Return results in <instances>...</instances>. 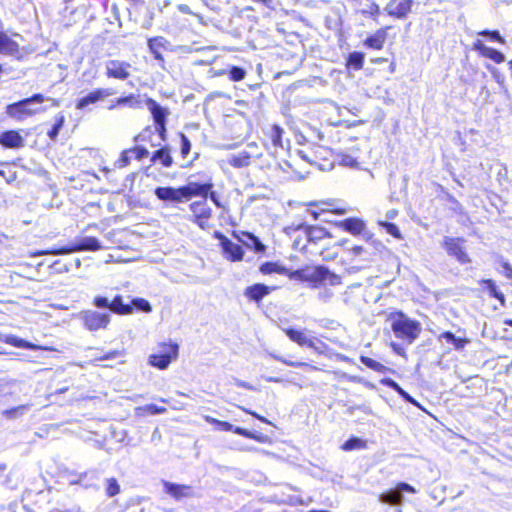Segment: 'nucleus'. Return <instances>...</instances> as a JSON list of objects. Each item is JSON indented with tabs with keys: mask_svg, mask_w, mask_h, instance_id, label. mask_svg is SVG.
Returning <instances> with one entry per match:
<instances>
[{
	"mask_svg": "<svg viewBox=\"0 0 512 512\" xmlns=\"http://www.w3.org/2000/svg\"><path fill=\"white\" fill-rule=\"evenodd\" d=\"M130 154H132L130 149L124 150L121 153L120 158L115 162V165L118 168H123L127 166L130 163Z\"/></svg>",
	"mask_w": 512,
	"mask_h": 512,
	"instance_id": "obj_48",
	"label": "nucleus"
},
{
	"mask_svg": "<svg viewBox=\"0 0 512 512\" xmlns=\"http://www.w3.org/2000/svg\"><path fill=\"white\" fill-rule=\"evenodd\" d=\"M234 237H237L238 240L247 248L253 250L255 253H264L266 250V246L260 241V239L250 232H241V236H238L235 232L233 234Z\"/></svg>",
	"mask_w": 512,
	"mask_h": 512,
	"instance_id": "obj_18",
	"label": "nucleus"
},
{
	"mask_svg": "<svg viewBox=\"0 0 512 512\" xmlns=\"http://www.w3.org/2000/svg\"><path fill=\"white\" fill-rule=\"evenodd\" d=\"M416 492V489L412 485L406 482H400L394 488L379 494L378 500L382 504L401 506L404 502V493L415 494Z\"/></svg>",
	"mask_w": 512,
	"mask_h": 512,
	"instance_id": "obj_6",
	"label": "nucleus"
},
{
	"mask_svg": "<svg viewBox=\"0 0 512 512\" xmlns=\"http://www.w3.org/2000/svg\"><path fill=\"white\" fill-rule=\"evenodd\" d=\"M164 492L170 495L176 501L184 498H193L196 496L195 490L190 485L177 484L167 480H162Z\"/></svg>",
	"mask_w": 512,
	"mask_h": 512,
	"instance_id": "obj_12",
	"label": "nucleus"
},
{
	"mask_svg": "<svg viewBox=\"0 0 512 512\" xmlns=\"http://www.w3.org/2000/svg\"><path fill=\"white\" fill-rule=\"evenodd\" d=\"M474 49L484 56L485 50L488 49V46H486L481 40H477L474 42Z\"/></svg>",
	"mask_w": 512,
	"mask_h": 512,
	"instance_id": "obj_58",
	"label": "nucleus"
},
{
	"mask_svg": "<svg viewBox=\"0 0 512 512\" xmlns=\"http://www.w3.org/2000/svg\"><path fill=\"white\" fill-rule=\"evenodd\" d=\"M340 226L347 232L353 235H358L363 232L365 223L358 218H347L340 222Z\"/></svg>",
	"mask_w": 512,
	"mask_h": 512,
	"instance_id": "obj_27",
	"label": "nucleus"
},
{
	"mask_svg": "<svg viewBox=\"0 0 512 512\" xmlns=\"http://www.w3.org/2000/svg\"><path fill=\"white\" fill-rule=\"evenodd\" d=\"M208 197L210 198V200L219 208L222 207V203L220 202L219 200V197H218V194L213 191V189L210 190V193L208 194Z\"/></svg>",
	"mask_w": 512,
	"mask_h": 512,
	"instance_id": "obj_60",
	"label": "nucleus"
},
{
	"mask_svg": "<svg viewBox=\"0 0 512 512\" xmlns=\"http://www.w3.org/2000/svg\"><path fill=\"white\" fill-rule=\"evenodd\" d=\"M120 355V352L119 351H112V352H109L107 354H105L103 357H101L102 360H110V359H115L116 357H118Z\"/></svg>",
	"mask_w": 512,
	"mask_h": 512,
	"instance_id": "obj_64",
	"label": "nucleus"
},
{
	"mask_svg": "<svg viewBox=\"0 0 512 512\" xmlns=\"http://www.w3.org/2000/svg\"><path fill=\"white\" fill-rule=\"evenodd\" d=\"M31 407H32V404H30V403L22 404V405L4 410L2 412V415L7 420H15V419H18V418L22 417L23 415H25L30 410Z\"/></svg>",
	"mask_w": 512,
	"mask_h": 512,
	"instance_id": "obj_28",
	"label": "nucleus"
},
{
	"mask_svg": "<svg viewBox=\"0 0 512 512\" xmlns=\"http://www.w3.org/2000/svg\"><path fill=\"white\" fill-rule=\"evenodd\" d=\"M404 401L410 403V404H413L417 407H420L419 403L409 394L406 392V394L403 396L402 398Z\"/></svg>",
	"mask_w": 512,
	"mask_h": 512,
	"instance_id": "obj_63",
	"label": "nucleus"
},
{
	"mask_svg": "<svg viewBox=\"0 0 512 512\" xmlns=\"http://www.w3.org/2000/svg\"><path fill=\"white\" fill-rule=\"evenodd\" d=\"M365 55L362 52L354 51L348 55L347 67L354 70H360L363 67Z\"/></svg>",
	"mask_w": 512,
	"mask_h": 512,
	"instance_id": "obj_33",
	"label": "nucleus"
},
{
	"mask_svg": "<svg viewBox=\"0 0 512 512\" xmlns=\"http://www.w3.org/2000/svg\"><path fill=\"white\" fill-rule=\"evenodd\" d=\"M179 346L176 343H163L158 354L149 356V364L159 369H166L173 359L178 356Z\"/></svg>",
	"mask_w": 512,
	"mask_h": 512,
	"instance_id": "obj_7",
	"label": "nucleus"
},
{
	"mask_svg": "<svg viewBox=\"0 0 512 512\" xmlns=\"http://www.w3.org/2000/svg\"><path fill=\"white\" fill-rule=\"evenodd\" d=\"M93 304L99 309H108V312L120 315H127L133 312V307L130 304L124 303L121 295L115 296L112 301H109V299L104 296H96L93 300Z\"/></svg>",
	"mask_w": 512,
	"mask_h": 512,
	"instance_id": "obj_8",
	"label": "nucleus"
},
{
	"mask_svg": "<svg viewBox=\"0 0 512 512\" xmlns=\"http://www.w3.org/2000/svg\"><path fill=\"white\" fill-rule=\"evenodd\" d=\"M284 130L277 124H274L271 128V140L275 147L283 148L282 135Z\"/></svg>",
	"mask_w": 512,
	"mask_h": 512,
	"instance_id": "obj_39",
	"label": "nucleus"
},
{
	"mask_svg": "<svg viewBox=\"0 0 512 512\" xmlns=\"http://www.w3.org/2000/svg\"><path fill=\"white\" fill-rule=\"evenodd\" d=\"M378 224L381 227H383L386 230V232L388 234L392 235L393 237H395L397 239L402 238L399 228L394 223L387 222V221H378Z\"/></svg>",
	"mask_w": 512,
	"mask_h": 512,
	"instance_id": "obj_42",
	"label": "nucleus"
},
{
	"mask_svg": "<svg viewBox=\"0 0 512 512\" xmlns=\"http://www.w3.org/2000/svg\"><path fill=\"white\" fill-rule=\"evenodd\" d=\"M166 123L167 122L155 124V129L163 141L166 140V133H167Z\"/></svg>",
	"mask_w": 512,
	"mask_h": 512,
	"instance_id": "obj_54",
	"label": "nucleus"
},
{
	"mask_svg": "<svg viewBox=\"0 0 512 512\" xmlns=\"http://www.w3.org/2000/svg\"><path fill=\"white\" fill-rule=\"evenodd\" d=\"M234 383L238 387L245 388V389H248V390H255V388L250 383L245 382L243 380L234 378Z\"/></svg>",
	"mask_w": 512,
	"mask_h": 512,
	"instance_id": "obj_61",
	"label": "nucleus"
},
{
	"mask_svg": "<svg viewBox=\"0 0 512 512\" xmlns=\"http://www.w3.org/2000/svg\"><path fill=\"white\" fill-rule=\"evenodd\" d=\"M478 34L481 36H484V37H488L492 41H497L500 43L505 42L504 38L500 35L499 31H497V30H493V31L483 30V31H480Z\"/></svg>",
	"mask_w": 512,
	"mask_h": 512,
	"instance_id": "obj_46",
	"label": "nucleus"
},
{
	"mask_svg": "<svg viewBox=\"0 0 512 512\" xmlns=\"http://www.w3.org/2000/svg\"><path fill=\"white\" fill-rule=\"evenodd\" d=\"M385 42V33L383 31H377L375 34L369 36L364 41V45L372 49H382Z\"/></svg>",
	"mask_w": 512,
	"mask_h": 512,
	"instance_id": "obj_32",
	"label": "nucleus"
},
{
	"mask_svg": "<svg viewBox=\"0 0 512 512\" xmlns=\"http://www.w3.org/2000/svg\"><path fill=\"white\" fill-rule=\"evenodd\" d=\"M364 447H365V441L360 438H357V437H351L342 445V449L345 451L361 449Z\"/></svg>",
	"mask_w": 512,
	"mask_h": 512,
	"instance_id": "obj_40",
	"label": "nucleus"
},
{
	"mask_svg": "<svg viewBox=\"0 0 512 512\" xmlns=\"http://www.w3.org/2000/svg\"><path fill=\"white\" fill-rule=\"evenodd\" d=\"M501 266L503 268V271L502 273L504 274V276L511 280L512 281V266L509 262L505 261V260H501Z\"/></svg>",
	"mask_w": 512,
	"mask_h": 512,
	"instance_id": "obj_51",
	"label": "nucleus"
},
{
	"mask_svg": "<svg viewBox=\"0 0 512 512\" xmlns=\"http://www.w3.org/2000/svg\"><path fill=\"white\" fill-rule=\"evenodd\" d=\"M483 57L489 58L496 63H502L505 61L504 54L491 47H488V49L485 50V54Z\"/></svg>",
	"mask_w": 512,
	"mask_h": 512,
	"instance_id": "obj_44",
	"label": "nucleus"
},
{
	"mask_svg": "<svg viewBox=\"0 0 512 512\" xmlns=\"http://www.w3.org/2000/svg\"><path fill=\"white\" fill-rule=\"evenodd\" d=\"M251 155L247 151H241L229 157L228 163L234 168H243L250 165Z\"/></svg>",
	"mask_w": 512,
	"mask_h": 512,
	"instance_id": "obj_29",
	"label": "nucleus"
},
{
	"mask_svg": "<svg viewBox=\"0 0 512 512\" xmlns=\"http://www.w3.org/2000/svg\"><path fill=\"white\" fill-rule=\"evenodd\" d=\"M275 287H270L262 283H257L251 286H248L244 295L254 302H260L265 296H267Z\"/></svg>",
	"mask_w": 512,
	"mask_h": 512,
	"instance_id": "obj_19",
	"label": "nucleus"
},
{
	"mask_svg": "<svg viewBox=\"0 0 512 512\" xmlns=\"http://www.w3.org/2000/svg\"><path fill=\"white\" fill-rule=\"evenodd\" d=\"M341 164H343L344 166H348V167H354L356 166L358 163H357V160L356 158H354L353 156L351 155H343L342 158H341Z\"/></svg>",
	"mask_w": 512,
	"mask_h": 512,
	"instance_id": "obj_52",
	"label": "nucleus"
},
{
	"mask_svg": "<svg viewBox=\"0 0 512 512\" xmlns=\"http://www.w3.org/2000/svg\"><path fill=\"white\" fill-rule=\"evenodd\" d=\"M245 75L246 71L238 66H232L229 70V78L235 82L243 80Z\"/></svg>",
	"mask_w": 512,
	"mask_h": 512,
	"instance_id": "obj_45",
	"label": "nucleus"
},
{
	"mask_svg": "<svg viewBox=\"0 0 512 512\" xmlns=\"http://www.w3.org/2000/svg\"><path fill=\"white\" fill-rule=\"evenodd\" d=\"M388 321L391 322L394 335L407 344H412L422 331L420 322L410 319L402 311L391 312Z\"/></svg>",
	"mask_w": 512,
	"mask_h": 512,
	"instance_id": "obj_1",
	"label": "nucleus"
},
{
	"mask_svg": "<svg viewBox=\"0 0 512 512\" xmlns=\"http://www.w3.org/2000/svg\"><path fill=\"white\" fill-rule=\"evenodd\" d=\"M132 65L122 60H108L105 63V74L108 78L126 80L130 77Z\"/></svg>",
	"mask_w": 512,
	"mask_h": 512,
	"instance_id": "obj_10",
	"label": "nucleus"
},
{
	"mask_svg": "<svg viewBox=\"0 0 512 512\" xmlns=\"http://www.w3.org/2000/svg\"><path fill=\"white\" fill-rule=\"evenodd\" d=\"M253 2H256V3H260L262 4L264 7L270 9V10H275L276 9V0H252Z\"/></svg>",
	"mask_w": 512,
	"mask_h": 512,
	"instance_id": "obj_56",
	"label": "nucleus"
},
{
	"mask_svg": "<svg viewBox=\"0 0 512 512\" xmlns=\"http://www.w3.org/2000/svg\"><path fill=\"white\" fill-rule=\"evenodd\" d=\"M147 46L154 59L158 61L159 66L165 69L164 51H172V45L169 40L163 36L149 38Z\"/></svg>",
	"mask_w": 512,
	"mask_h": 512,
	"instance_id": "obj_9",
	"label": "nucleus"
},
{
	"mask_svg": "<svg viewBox=\"0 0 512 512\" xmlns=\"http://www.w3.org/2000/svg\"><path fill=\"white\" fill-rule=\"evenodd\" d=\"M178 8H179V11H180V12H182V13H184V14L194 15V16H196V17H197V18H199V19H201V18H202L199 14L193 13V12L191 11V9L189 8V6H188V5H186V4H181V5H179V7H178Z\"/></svg>",
	"mask_w": 512,
	"mask_h": 512,
	"instance_id": "obj_62",
	"label": "nucleus"
},
{
	"mask_svg": "<svg viewBox=\"0 0 512 512\" xmlns=\"http://www.w3.org/2000/svg\"><path fill=\"white\" fill-rule=\"evenodd\" d=\"M283 331L289 337V339L300 346H307L318 350L315 346V342L313 339H309L303 332L293 329V328H284Z\"/></svg>",
	"mask_w": 512,
	"mask_h": 512,
	"instance_id": "obj_23",
	"label": "nucleus"
},
{
	"mask_svg": "<svg viewBox=\"0 0 512 512\" xmlns=\"http://www.w3.org/2000/svg\"><path fill=\"white\" fill-rule=\"evenodd\" d=\"M83 326L89 331L107 329L111 315L110 312H99L95 310H84L79 314Z\"/></svg>",
	"mask_w": 512,
	"mask_h": 512,
	"instance_id": "obj_5",
	"label": "nucleus"
},
{
	"mask_svg": "<svg viewBox=\"0 0 512 512\" xmlns=\"http://www.w3.org/2000/svg\"><path fill=\"white\" fill-rule=\"evenodd\" d=\"M325 280H328L330 285H333V286L339 285L341 283V277L339 275L331 273L330 271Z\"/></svg>",
	"mask_w": 512,
	"mask_h": 512,
	"instance_id": "obj_57",
	"label": "nucleus"
},
{
	"mask_svg": "<svg viewBox=\"0 0 512 512\" xmlns=\"http://www.w3.org/2000/svg\"><path fill=\"white\" fill-rule=\"evenodd\" d=\"M115 93L114 89L112 88H99L92 92H90L88 95L80 98L76 103L77 109H84L90 104H94L97 101L109 97Z\"/></svg>",
	"mask_w": 512,
	"mask_h": 512,
	"instance_id": "obj_17",
	"label": "nucleus"
},
{
	"mask_svg": "<svg viewBox=\"0 0 512 512\" xmlns=\"http://www.w3.org/2000/svg\"><path fill=\"white\" fill-rule=\"evenodd\" d=\"M328 274V268L325 266H316L305 267L294 271L289 270V273H287L286 276H288L291 280L310 282L312 283V287H316L318 283L325 281Z\"/></svg>",
	"mask_w": 512,
	"mask_h": 512,
	"instance_id": "obj_4",
	"label": "nucleus"
},
{
	"mask_svg": "<svg viewBox=\"0 0 512 512\" xmlns=\"http://www.w3.org/2000/svg\"><path fill=\"white\" fill-rule=\"evenodd\" d=\"M213 187L214 184L211 180L205 183L188 182L186 185L182 186L184 202L190 200L192 197H201L202 200L207 199Z\"/></svg>",
	"mask_w": 512,
	"mask_h": 512,
	"instance_id": "obj_11",
	"label": "nucleus"
},
{
	"mask_svg": "<svg viewBox=\"0 0 512 512\" xmlns=\"http://www.w3.org/2000/svg\"><path fill=\"white\" fill-rule=\"evenodd\" d=\"M4 342L11 344L18 348H29V349L35 348V346L33 344L29 343L28 341H26L24 339L18 338L15 335H4Z\"/></svg>",
	"mask_w": 512,
	"mask_h": 512,
	"instance_id": "obj_38",
	"label": "nucleus"
},
{
	"mask_svg": "<svg viewBox=\"0 0 512 512\" xmlns=\"http://www.w3.org/2000/svg\"><path fill=\"white\" fill-rule=\"evenodd\" d=\"M117 106H129L131 108H136L139 106V101L133 94H130L128 96L118 98L115 104L109 106V109H114Z\"/></svg>",
	"mask_w": 512,
	"mask_h": 512,
	"instance_id": "obj_36",
	"label": "nucleus"
},
{
	"mask_svg": "<svg viewBox=\"0 0 512 512\" xmlns=\"http://www.w3.org/2000/svg\"><path fill=\"white\" fill-rule=\"evenodd\" d=\"M444 246L447 253L450 256L455 257L460 263L466 264L470 262V258L461 245V240L459 238L446 237L444 240Z\"/></svg>",
	"mask_w": 512,
	"mask_h": 512,
	"instance_id": "obj_14",
	"label": "nucleus"
},
{
	"mask_svg": "<svg viewBox=\"0 0 512 512\" xmlns=\"http://www.w3.org/2000/svg\"><path fill=\"white\" fill-rule=\"evenodd\" d=\"M143 409L152 415L162 414L166 411L165 407H160L155 404H148Z\"/></svg>",
	"mask_w": 512,
	"mask_h": 512,
	"instance_id": "obj_50",
	"label": "nucleus"
},
{
	"mask_svg": "<svg viewBox=\"0 0 512 512\" xmlns=\"http://www.w3.org/2000/svg\"><path fill=\"white\" fill-rule=\"evenodd\" d=\"M215 236L220 240L222 250L229 260L235 262L243 259L244 251L240 245L233 243L220 232H215Z\"/></svg>",
	"mask_w": 512,
	"mask_h": 512,
	"instance_id": "obj_13",
	"label": "nucleus"
},
{
	"mask_svg": "<svg viewBox=\"0 0 512 512\" xmlns=\"http://www.w3.org/2000/svg\"><path fill=\"white\" fill-rule=\"evenodd\" d=\"M333 297V292L330 289H323L318 293V298L323 302H328Z\"/></svg>",
	"mask_w": 512,
	"mask_h": 512,
	"instance_id": "obj_53",
	"label": "nucleus"
},
{
	"mask_svg": "<svg viewBox=\"0 0 512 512\" xmlns=\"http://www.w3.org/2000/svg\"><path fill=\"white\" fill-rule=\"evenodd\" d=\"M259 270L263 274L278 273L281 275H286L289 273V269L279 264L278 262H265L260 266Z\"/></svg>",
	"mask_w": 512,
	"mask_h": 512,
	"instance_id": "obj_30",
	"label": "nucleus"
},
{
	"mask_svg": "<svg viewBox=\"0 0 512 512\" xmlns=\"http://www.w3.org/2000/svg\"><path fill=\"white\" fill-rule=\"evenodd\" d=\"M154 194L159 200L164 202H184L182 186L178 188H174L171 186L157 187L154 190Z\"/></svg>",
	"mask_w": 512,
	"mask_h": 512,
	"instance_id": "obj_15",
	"label": "nucleus"
},
{
	"mask_svg": "<svg viewBox=\"0 0 512 512\" xmlns=\"http://www.w3.org/2000/svg\"><path fill=\"white\" fill-rule=\"evenodd\" d=\"M131 153L135 155V158L138 160H142L149 155V151L143 146H135L130 148Z\"/></svg>",
	"mask_w": 512,
	"mask_h": 512,
	"instance_id": "obj_49",
	"label": "nucleus"
},
{
	"mask_svg": "<svg viewBox=\"0 0 512 512\" xmlns=\"http://www.w3.org/2000/svg\"><path fill=\"white\" fill-rule=\"evenodd\" d=\"M357 13L363 16H371L376 20V16L380 14V7L374 2L367 1L357 10Z\"/></svg>",
	"mask_w": 512,
	"mask_h": 512,
	"instance_id": "obj_34",
	"label": "nucleus"
},
{
	"mask_svg": "<svg viewBox=\"0 0 512 512\" xmlns=\"http://www.w3.org/2000/svg\"><path fill=\"white\" fill-rule=\"evenodd\" d=\"M106 494L108 497H114L120 492V485L115 478L106 479Z\"/></svg>",
	"mask_w": 512,
	"mask_h": 512,
	"instance_id": "obj_41",
	"label": "nucleus"
},
{
	"mask_svg": "<svg viewBox=\"0 0 512 512\" xmlns=\"http://www.w3.org/2000/svg\"><path fill=\"white\" fill-rule=\"evenodd\" d=\"M440 341L444 340L446 343L451 344L455 350L460 351L470 342L467 338L457 337L451 331H445L438 337Z\"/></svg>",
	"mask_w": 512,
	"mask_h": 512,
	"instance_id": "obj_25",
	"label": "nucleus"
},
{
	"mask_svg": "<svg viewBox=\"0 0 512 512\" xmlns=\"http://www.w3.org/2000/svg\"><path fill=\"white\" fill-rule=\"evenodd\" d=\"M23 138L18 131L9 130L0 134V144L6 148L23 147Z\"/></svg>",
	"mask_w": 512,
	"mask_h": 512,
	"instance_id": "obj_22",
	"label": "nucleus"
},
{
	"mask_svg": "<svg viewBox=\"0 0 512 512\" xmlns=\"http://www.w3.org/2000/svg\"><path fill=\"white\" fill-rule=\"evenodd\" d=\"M45 100L46 98L44 97V95L40 93L33 94L31 97L7 105L6 114L13 119L21 121L25 117L33 116L37 113L44 112L45 108H32L31 105L35 103H42Z\"/></svg>",
	"mask_w": 512,
	"mask_h": 512,
	"instance_id": "obj_2",
	"label": "nucleus"
},
{
	"mask_svg": "<svg viewBox=\"0 0 512 512\" xmlns=\"http://www.w3.org/2000/svg\"><path fill=\"white\" fill-rule=\"evenodd\" d=\"M65 122V117L62 113H59L55 117V123L53 124L51 130L47 133L48 137L55 141L59 135L60 130L62 129Z\"/></svg>",
	"mask_w": 512,
	"mask_h": 512,
	"instance_id": "obj_37",
	"label": "nucleus"
},
{
	"mask_svg": "<svg viewBox=\"0 0 512 512\" xmlns=\"http://www.w3.org/2000/svg\"><path fill=\"white\" fill-rule=\"evenodd\" d=\"M130 305L133 307V309H136V310H139L142 312H150L152 310L150 303L143 298L132 299Z\"/></svg>",
	"mask_w": 512,
	"mask_h": 512,
	"instance_id": "obj_43",
	"label": "nucleus"
},
{
	"mask_svg": "<svg viewBox=\"0 0 512 512\" xmlns=\"http://www.w3.org/2000/svg\"><path fill=\"white\" fill-rule=\"evenodd\" d=\"M18 51V43L9 38L4 32H0V53L5 55H15Z\"/></svg>",
	"mask_w": 512,
	"mask_h": 512,
	"instance_id": "obj_26",
	"label": "nucleus"
},
{
	"mask_svg": "<svg viewBox=\"0 0 512 512\" xmlns=\"http://www.w3.org/2000/svg\"><path fill=\"white\" fill-rule=\"evenodd\" d=\"M206 200L194 201L189 204V210L193 213L192 222H198L201 218H211L212 209L208 206Z\"/></svg>",
	"mask_w": 512,
	"mask_h": 512,
	"instance_id": "obj_20",
	"label": "nucleus"
},
{
	"mask_svg": "<svg viewBox=\"0 0 512 512\" xmlns=\"http://www.w3.org/2000/svg\"><path fill=\"white\" fill-rule=\"evenodd\" d=\"M217 426L220 430H223V431H233V429H234V425H232L229 422L221 421V420H219L217 422Z\"/></svg>",
	"mask_w": 512,
	"mask_h": 512,
	"instance_id": "obj_59",
	"label": "nucleus"
},
{
	"mask_svg": "<svg viewBox=\"0 0 512 512\" xmlns=\"http://www.w3.org/2000/svg\"><path fill=\"white\" fill-rule=\"evenodd\" d=\"M412 0H390L385 11L393 17L402 19L411 11Z\"/></svg>",
	"mask_w": 512,
	"mask_h": 512,
	"instance_id": "obj_16",
	"label": "nucleus"
},
{
	"mask_svg": "<svg viewBox=\"0 0 512 512\" xmlns=\"http://www.w3.org/2000/svg\"><path fill=\"white\" fill-rule=\"evenodd\" d=\"M360 361L366 367L379 373H384L388 370L385 365L367 356H361Z\"/></svg>",
	"mask_w": 512,
	"mask_h": 512,
	"instance_id": "obj_35",
	"label": "nucleus"
},
{
	"mask_svg": "<svg viewBox=\"0 0 512 512\" xmlns=\"http://www.w3.org/2000/svg\"><path fill=\"white\" fill-rule=\"evenodd\" d=\"M102 248L103 247L97 238L85 236L75 238L72 242L60 248L39 251L37 255H66L81 251H99Z\"/></svg>",
	"mask_w": 512,
	"mask_h": 512,
	"instance_id": "obj_3",
	"label": "nucleus"
},
{
	"mask_svg": "<svg viewBox=\"0 0 512 512\" xmlns=\"http://www.w3.org/2000/svg\"><path fill=\"white\" fill-rule=\"evenodd\" d=\"M152 163H161L164 167H171L173 164V157L171 156V149L169 146H163L153 152L151 156Z\"/></svg>",
	"mask_w": 512,
	"mask_h": 512,
	"instance_id": "obj_24",
	"label": "nucleus"
},
{
	"mask_svg": "<svg viewBox=\"0 0 512 512\" xmlns=\"http://www.w3.org/2000/svg\"><path fill=\"white\" fill-rule=\"evenodd\" d=\"M180 139H181V155L183 158H185L191 151V142L188 139V137L180 133Z\"/></svg>",
	"mask_w": 512,
	"mask_h": 512,
	"instance_id": "obj_47",
	"label": "nucleus"
},
{
	"mask_svg": "<svg viewBox=\"0 0 512 512\" xmlns=\"http://www.w3.org/2000/svg\"><path fill=\"white\" fill-rule=\"evenodd\" d=\"M270 355H271L275 360L280 361V362H283V363H285L286 365L291 366V367L307 366V364H306V363H296V362H293V361H287V360L283 359L282 357L277 356V355H274V354H270Z\"/></svg>",
	"mask_w": 512,
	"mask_h": 512,
	"instance_id": "obj_55",
	"label": "nucleus"
},
{
	"mask_svg": "<svg viewBox=\"0 0 512 512\" xmlns=\"http://www.w3.org/2000/svg\"><path fill=\"white\" fill-rule=\"evenodd\" d=\"M480 283L486 285L490 297L495 298L498 301H500L501 305H505V296L502 292H500L498 290L497 285L494 280L483 279L480 281Z\"/></svg>",
	"mask_w": 512,
	"mask_h": 512,
	"instance_id": "obj_31",
	"label": "nucleus"
},
{
	"mask_svg": "<svg viewBox=\"0 0 512 512\" xmlns=\"http://www.w3.org/2000/svg\"><path fill=\"white\" fill-rule=\"evenodd\" d=\"M146 107L150 111L155 124L167 122V117L169 115L167 108L162 107L152 98H147Z\"/></svg>",
	"mask_w": 512,
	"mask_h": 512,
	"instance_id": "obj_21",
	"label": "nucleus"
}]
</instances>
